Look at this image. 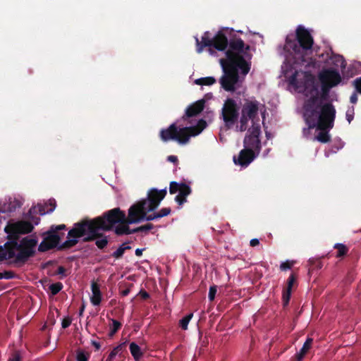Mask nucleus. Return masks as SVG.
Segmentation results:
<instances>
[{
  "label": "nucleus",
  "mask_w": 361,
  "mask_h": 361,
  "mask_svg": "<svg viewBox=\"0 0 361 361\" xmlns=\"http://www.w3.org/2000/svg\"><path fill=\"white\" fill-rule=\"evenodd\" d=\"M217 291L216 286H212L209 288L208 298L210 301H213L215 298V295Z\"/></svg>",
  "instance_id": "nucleus-42"
},
{
  "label": "nucleus",
  "mask_w": 361,
  "mask_h": 361,
  "mask_svg": "<svg viewBox=\"0 0 361 361\" xmlns=\"http://www.w3.org/2000/svg\"><path fill=\"white\" fill-rule=\"evenodd\" d=\"M204 104V99H200L190 105L185 110V116L188 118L197 116L203 111Z\"/></svg>",
  "instance_id": "nucleus-21"
},
{
  "label": "nucleus",
  "mask_w": 361,
  "mask_h": 361,
  "mask_svg": "<svg viewBox=\"0 0 361 361\" xmlns=\"http://www.w3.org/2000/svg\"><path fill=\"white\" fill-rule=\"evenodd\" d=\"M130 290L128 288H126L125 290H123L121 291V295H122V296H127L130 293Z\"/></svg>",
  "instance_id": "nucleus-56"
},
{
  "label": "nucleus",
  "mask_w": 361,
  "mask_h": 361,
  "mask_svg": "<svg viewBox=\"0 0 361 361\" xmlns=\"http://www.w3.org/2000/svg\"><path fill=\"white\" fill-rule=\"evenodd\" d=\"M71 324V319L68 317L64 318L62 321L61 326L63 329L68 328Z\"/></svg>",
  "instance_id": "nucleus-48"
},
{
  "label": "nucleus",
  "mask_w": 361,
  "mask_h": 361,
  "mask_svg": "<svg viewBox=\"0 0 361 361\" xmlns=\"http://www.w3.org/2000/svg\"><path fill=\"white\" fill-rule=\"evenodd\" d=\"M123 347L121 345H119L116 347H115L109 353L111 355V357H116V355L118 354V353L122 350Z\"/></svg>",
  "instance_id": "nucleus-46"
},
{
  "label": "nucleus",
  "mask_w": 361,
  "mask_h": 361,
  "mask_svg": "<svg viewBox=\"0 0 361 361\" xmlns=\"http://www.w3.org/2000/svg\"><path fill=\"white\" fill-rule=\"evenodd\" d=\"M145 250V248L143 249H140V248H137L135 250V255L137 256V257H140L142 255V252L143 250Z\"/></svg>",
  "instance_id": "nucleus-55"
},
{
  "label": "nucleus",
  "mask_w": 361,
  "mask_h": 361,
  "mask_svg": "<svg viewBox=\"0 0 361 361\" xmlns=\"http://www.w3.org/2000/svg\"><path fill=\"white\" fill-rule=\"evenodd\" d=\"M257 155L258 154H257L252 149L245 147L240 152L238 158L233 157V161L235 164H239L242 166H247L255 159Z\"/></svg>",
  "instance_id": "nucleus-18"
},
{
  "label": "nucleus",
  "mask_w": 361,
  "mask_h": 361,
  "mask_svg": "<svg viewBox=\"0 0 361 361\" xmlns=\"http://www.w3.org/2000/svg\"><path fill=\"white\" fill-rule=\"evenodd\" d=\"M312 343H313V339L312 338H307L306 339L305 342L304 343L302 348L300 349V352L303 353L304 355H306V353L310 349Z\"/></svg>",
  "instance_id": "nucleus-36"
},
{
  "label": "nucleus",
  "mask_w": 361,
  "mask_h": 361,
  "mask_svg": "<svg viewBox=\"0 0 361 361\" xmlns=\"http://www.w3.org/2000/svg\"><path fill=\"white\" fill-rule=\"evenodd\" d=\"M112 326L110 327L109 336L112 337L121 327L122 324L120 322L112 319Z\"/></svg>",
  "instance_id": "nucleus-31"
},
{
  "label": "nucleus",
  "mask_w": 361,
  "mask_h": 361,
  "mask_svg": "<svg viewBox=\"0 0 361 361\" xmlns=\"http://www.w3.org/2000/svg\"><path fill=\"white\" fill-rule=\"evenodd\" d=\"M94 240H96L95 245L97 246V247L99 249H101V250L106 247V245H108V242H109L107 237L104 236L103 233H102V237L96 238Z\"/></svg>",
  "instance_id": "nucleus-32"
},
{
  "label": "nucleus",
  "mask_w": 361,
  "mask_h": 361,
  "mask_svg": "<svg viewBox=\"0 0 361 361\" xmlns=\"http://www.w3.org/2000/svg\"><path fill=\"white\" fill-rule=\"evenodd\" d=\"M144 204H133L130 207L129 223L138 224L144 221H149L159 219L156 212L147 214L154 210H148L147 207H143Z\"/></svg>",
  "instance_id": "nucleus-10"
},
{
  "label": "nucleus",
  "mask_w": 361,
  "mask_h": 361,
  "mask_svg": "<svg viewBox=\"0 0 361 361\" xmlns=\"http://www.w3.org/2000/svg\"><path fill=\"white\" fill-rule=\"evenodd\" d=\"M334 248L337 250L336 257H344L349 251V247L343 243H336L334 245Z\"/></svg>",
  "instance_id": "nucleus-27"
},
{
  "label": "nucleus",
  "mask_w": 361,
  "mask_h": 361,
  "mask_svg": "<svg viewBox=\"0 0 361 361\" xmlns=\"http://www.w3.org/2000/svg\"><path fill=\"white\" fill-rule=\"evenodd\" d=\"M305 355L303 353L298 352L293 357H292L290 361H302Z\"/></svg>",
  "instance_id": "nucleus-45"
},
{
  "label": "nucleus",
  "mask_w": 361,
  "mask_h": 361,
  "mask_svg": "<svg viewBox=\"0 0 361 361\" xmlns=\"http://www.w3.org/2000/svg\"><path fill=\"white\" fill-rule=\"evenodd\" d=\"M353 84L356 92L361 94V77L355 79L353 82Z\"/></svg>",
  "instance_id": "nucleus-43"
},
{
  "label": "nucleus",
  "mask_w": 361,
  "mask_h": 361,
  "mask_svg": "<svg viewBox=\"0 0 361 361\" xmlns=\"http://www.w3.org/2000/svg\"><path fill=\"white\" fill-rule=\"evenodd\" d=\"M91 290L92 293V295L90 298L92 304L93 305H99L102 301V293L99 285L97 282L92 281L91 283Z\"/></svg>",
  "instance_id": "nucleus-23"
},
{
  "label": "nucleus",
  "mask_w": 361,
  "mask_h": 361,
  "mask_svg": "<svg viewBox=\"0 0 361 361\" xmlns=\"http://www.w3.org/2000/svg\"><path fill=\"white\" fill-rule=\"evenodd\" d=\"M130 249V246L126 245V243H123L115 252L112 253V256L116 259H119L122 257L126 250Z\"/></svg>",
  "instance_id": "nucleus-30"
},
{
  "label": "nucleus",
  "mask_w": 361,
  "mask_h": 361,
  "mask_svg": "<svg viewBox=\"0 0 361 361\" xmlns=\"http://www.w3.org/2000/svg\"><path fill=\"white\" fill-rule=\"evenodd\" d=\"M129 349L135 360H138L142 356L140 347L135 343H131L129 345Z\"/></svg>",
  "instance_id": "nucleus-26"
},
{
  "label": "nucleus",
  "mask_w": 361,
  "mask_h": 361,
  "mask_svg": "<svg viewBox=\"0 0 361 361\" xmlns=\"http://www.w3.org/2000/svg\"><path fill=\"white\" fill-rule=\"evenodd\" d=\"M220 63L224 71L219 80L222 88L228 92L235 91V86L239 80L238 70H240L243 75H247L250 70V63L228 51L227 59H221Z\"/></svg>",
  "instance_id": "nucleus-4"
},
{
  "label": "nucleus",
  "mask_w": 361,
  "mask_h": 361,
  "mask_svg": "<svg viewBox=\"0 0 361 361\" xmlns=\"http://www.w3.org/2000/svg\"><path fill=\"white\" fill-rule=\"evenodd\" d=\"M229 49L226 51V56L227 57V53L231 51L233 54H236L247 61L251 59V55L247 53L250 50V47L249 45L245 46L243 40L240 38L231 39L228 42Z\"/></svg>",
  "instance_id": "nucleus-15"
},
{
  "label": "nucleus",
  "mask_w": 361,
  "mask_h": 361,
  "mask_svg": "<svg viewBox=\"0 0 361 361\" xmlns=\"http://www.w3.org/2000/svg\"><path fill=\"white\" fill-rule=\"evenodd\" d=\"M115 357H111V355L109 354L106 360L113 361Z\"/></svg>",
  "instance_id": "nucleus-58"
},
{
  "label": "nucleus",
  "mask_w": 361,
  "mask_h": 361,
  "mask_svg": "<svg viewBox=\"0 0 361 361\" xmlns=\"http://www.w3.org/2000/svg\"><path fill=\"white\" fill-rule=\"evenodd\" d=\"M38 212L42 214H44L41 207H32L27 213V220L8 224L5 227L8 240L4 246H0V261L11 259V264L21 267L35 255L37 238L26 236L19 240V235L31 233L34 229V225H38L40 218L34 215Z\"/></svg>",
  "instance_id": "nucleus-1"
},
{
  "label": "nucleus",
  "mask_w": 361,
  "mask_h": 361,
  "mask_svg": "<svg viewBox=\"0 0 361 361\" xmlns=\"http://www.w3.org/2000/svg\"><path fill=\"white\" fill-rule=\"evenodd\" d=\"M92 344L96 348L97 350H99L101 348L100 343L95 341H92Z\"/></svg>",
  "instance_id": "nucleus-54"
},
{
  "label": "nucleus",
  "mask_w": 361,
  "mask_h": 361,
  "mask_svg": "<svg viewBox=\"0 0 361 361\" xmlns=\"http://www.w3.org/2000/svg\"><path fill=\"white\" fill-rule=\"evenodd\" d=\"M297 75H298V72L295 71V73L289 78V83H290V85H293L295 88H300L301 87V84L298 81Z\"/></svg>",
  "instance_id": "nucleus-37"
},
{
  "label": "nucleus",
  "mask_w": 361,
  "mask_h": 361,
  "mask_svg": "<svg viewBox=\"0 0 361 361\" xmlns=\"http://www.w3.org/2000/svg\"><path fill=\"white\" fill-rule=\"evenodd\" d=\"M22 202L16 198H9L8 201L4 202L0 208V212L11 213L21 207Z\"/></svg>",
  "instance_id": "nucleus-22"
},
{
  "label": "nucleus",
  "mask_w": 361,
  "mask_h": 361,
  "mask_svg": "<svg viewBox=\"0 0 361 361\" xmlns=\"http://www.w3.org/2000/svg\"><path fill=\"white\" fill-rule=\"evenodd\" d=\"M129 212L126 213L119 207L114 208L104 212L102 216L94 219L83 218L73 224L67 235V240L59 247L60 250H68L79 242L82 238L83 243L92 242L96 238L102 237L100 231H111L114 226L126 221L129 223Z\"/></svg>",
  "instance_id": "nucleus-2"
},
{
  "label": "nucleus",
  "mask_w": 361,
  "mask_h": 361,
  "mask_svg": "<svg viewBox=\"0 0 361 361\" xmlns=\"http://www.w3.org/2000/svg\"><path fill=\"white\" fill-rule=\"evenodd\" d=\"M56 274L61 275V279L66 276V269L63 266H59L56 272Z\"/></svg>",
  "instance_id": "nucleus-47"
},
{
  "label": "nucleus",
  "mask_w": 361,
  "mask_h": 361,
  "mask_svg": "<svg viewBox=\"0 0 361 361\" xmlns=\"http://www.w3.org/2000/svg\"><path fill=\"white\" fill-rule=\"evenodd\" d=\"M195 41L197 47L196 50L199 54L202 53L205 47H213V38L210 37V33L209 31H207L203 34L201 41H200L197 37L195 38Z\"/></svg>",
  "instance_id": "nucleus-20"
},
{
  "label": "nucleus",
  "mask_w": 361,
  "mask_h": 361,
  "mask_svg": "<svg viewBox=\"0 0 361 361\" xmlns=\"http://www.w3.org/2000/svg\"><path fill=\"white\" fill-rule=\"evenodd\" d=\"M233 30L228 27L221 29L213 37V47L218 51H224L228 46V35H231Z\"/></svg>",
  "instance_id": "nucleus-17"
},
{
  "label": "nucleus",
  "mask_w": 361,
  "mask_h": 361,
  "mask_svg": "<svg viewBox=\"0 0 361 361\" xmlns=\"http://www.w3.org/2000/svg\"><path fill=\"white\" fill-rule=\"evenodd\" d=\"M140 294L142 298H143L145 300H147L149 298V294L145 290H141L140 292Z\"/></svg>",
  "instance_id": "nucleus-53"
},
{
  "label": "nucleus",
  "mask_w": 361,
  "mask_h": 361,
  "mask_svg": "<svg viewBox=\"0 0 361 361\" xmlns=\"http://www.w3.org/2000/svg\"><path fill=\"white\" fill-rule=\"evenodd\" d=\"M192 317H193V314L190 313V314L186 315L185 317H184L183 318H182L179 321V325L182 329H183V330L188 329V324H189L190 321L191 320V319L192 318Z\"/></svg>",
  "instance_id": "nucleus-34"
},
{
  "label": "nucleus",
  "mask_w": 361,
  "mask_h": 361,
  "mask_svg": "<svg viewBox=\"0 0 361 361\" xmlns=\"http://www.w3.org/2000/svg\"><path fill=\"white\" fill-rule=\"evenodd\" d=\"M167 160L174 164L178 163V157L174 155H170L167 157Z\"/></svg>",
  "instance_id": "nucleus-51"
},
{
  "label": "nucleus",
  "mask_w": 361,
  "mask_h": 361,
  "mask_svg": "<svg viewBox=\"0 0 361 361\" xmlns=\"http://www.w3.org/2000/svg\"><path fill=\"white\" fill-rule=\"evenodd\" d=\"M259 244V240L257 238H253L250 240V245L252 247H255Z\"/></svg>",
  "instance_id": "nucleus-52"
},
{
  "label": "nucleus",
  "mask_w": 361,
  "mask_h": 361,
  "mask_svg": "<svg viewBox=\"0 0 361 361\" xmlns=\"http://www.w3.org/2000/svg\"><path fill=\"white\" fill-rule=\"evenodd\" d=\"M294 262L293 261H286L284 262H282L280 265V269L281 271H286L288 269H290L293 266Z\"/></svg>",
  "instance_id": "nucleus-41"
},
{
  "label": "nucleus",
  "mask_w": 361,
  "mask_h": 361,
  "mask_svg": "<svg viewBox=\"0 0 361 361\" xmlns=\"http://www.w3.org/2000/svg\"><path fill=\"white\" fill-rule=\"evenodd\" d=\"M130 224L127 223L126 221L120 222L117 226L115 227L114 232L117 235H130L133 233V229L129 227Z\"/></svg>",
  "instance_id": "nucleus-24"
},
{
  "label": "nucleus",
  "mask_w": 361,
  "mask_h": 361,
  "mask_svg": "<svg viewBox=\"0 0 361 361\" xmlns=\"http://www.w3.org/2000/svg\"><path fill=\"white\" fill-rule=\"evenodd\" d=\"M8 361H22V357L20 355V352H14L8 358Z\"/></svg>",
  "instance_id": "nucleus-44"
},
{
  "label": "nucleus",
  "mask_w": 361,
  "mask_h": 361,
  "mask_svg": "<svg viewBox=\"0 0 361 361\" xmlns=\"http://www.w3.org/2000/svg\"><path fill=\"white\" fill-rule=\"evenodd\" d=\"M355 114V108L354 106H350L348 109L345 114V117L348 123H350L354 118Z\"/></svg>",
  "instance_id": "nucleus-39"
},
{
  "label": "nucleus",
  "mask_w": 361,
  "mask_h": 361,
  "mask_svg": "<svg viewBox=\"0 0 361 361\" xmlns=\"http://www.w3.org/2000/svg\"><path fill=\"white\" fill-rule=\"evenodd\" d=\"M190 128L186 127L178 128L176 123L171 124L167 128H162L159 132L160 139L164 142L175 140L180 145H185L190 140L188 131Z\"/></svg>",
  "instance_id": "nucleus-8"
},
{
  "label": "nucleus",
  "mask_w": 361,
  "mask_h": 361,
  "mask_svg": "<svg viewBox=\"0 0 361 361\" xmlns=\"http://www.w3.org/2000/svg\"><path fill=\"white\" fill-rule=\"evenodd\" d=\"M261 133L260 126L254 124L252 128L248 130L247 133L245 136L243 140L244 147L250 149L257 154H259L262 148L259 135Z\"/></svg>",
  "instance_id": "nucleus-12"
},
{
  "label": "nucleus",
  "mask_w": 361,
  "mask_h": 361,
  "mask_svg": "<svg viewBox=\"0 0 361 361\" xmlns=\"http://www.w3.org/2000/svg\"><path fill=\"white\" fill-rule=\"evenodd\" d=\"M206 126V121L203 119H200L198 121L197 126L186 127V128H190L188 131L190 137L192 136H196L200 134Z\"/></svg>",
  "instance_id": "nucleus-25"
},
{
  "label": "nucleus",
  "mask_w": 361,
  "mask_h": 361,
  "mask_svg": "<svg viewBox=\"0 0 361 361\" xmlns=\"http://www.w3.org/2000/svg\"><path fill=\"white\" fill-rule=\"evenodd\" d=\"M357 92H356V90L351 94L350 97V102L352 103V104H356L357 102Z\"/></svg>",
  "instance_id": "nucleus-49"
},
{
  "label": "nucleus",
  "mask_w": 361,
  "mask_h": 361,
  "mask_svg": "<svg viewBox=\"0 0 361 361\" xmlns=\"http://www.w3.org/2000/svg\"><path fill=\"white\" fill-rule=\"evenodd\" d=\"M317 97L305 99L303 104V118L307 128H303V134L309 133L310 129L317 128L320 132L316 139L322 143H327L331 140L329 131L333 128L336 118V109L331 103L319 106L317 104Z\"/></svg>",
  "instance_id": "nucleus-3"
},
{
  "label": "nucleus",
  "mask_w": 361,
  "mask_h": 361,
  "mask_svg": "<svg viewBox=\"0 0 361 361\" xmlns=\"http://www.w3.org/2000/svg\"><path fill=\"white\" fill-rule=\"evenodd\" d=\"M154 228V225L151 223H148L147 224L138 226L137 228H133V233H143L145 235L148 233V232Z\"/></svg>",
  "instance_id": "nucleus-29"
},
{
  "label": "nucleus",
  "mask_w": 361,
  "mask_h": 361,
  "mask_svg": "<svg viewBox=\"0 0 361 361\" xmlns=\"http://www.w3.org/2000/svg\"><path fill=\"white\" fill-rule=\"evenodd\" d=\"M16 277V274L12 271H4L0 272V279H11Z\"/></svg>",
  "instance_id": "nucleus-38"
},
{
  "label": "nucleus",
  "mask_w": 361,
  "mask_h": 361,
  "mask_svg": "<svg viewBox=\"0 0 361 361\" xmlns=\"http://www.w3.org/2000/svg\"><path fill=\"white\" fill-rule=\"evenodd\" d=\"M337 58H338L339 60L342 61V63H343V58H342L341 56H337Z\"/></svg>",
  "instance_id": "nucleus-59"
},
{
  "label": "nucleus",
  "mask_w": 361,
  "mask_h": 361,
  "mask_svg": "<svg viewBox=\"0 0 361 361\" xmlns=\"http://www.w3.org/2000/svg\"><path fill=\"white\" fill-rule=\"evenodd\" d=\"M63 287L62 283L56 282L49 286V290L52 295H56L62 290Z\"/></svg>",
  "instance_id": "nucleus-35"
},
{
  "label": "nucleus",
  "mask_w": 361,
  "mask_h": 361,
  "mask_svg": "<svg viewBox=\"0 0 361 361\" xmlns=\"http://www.w3.org/2000/svg\"><path fill=\"white\" fill-rule=\"evenodd\" d=\"M84 310H85V306H84V305H82V306L80 308V312H79L80 315H82V312H83Z\"/></svg>",
  "instance_id": "nucleus-57"
},
{
  "label": "nucleus",
  "mask_w": 361,
  "mask_h": 361,
  "mask_svg": "<svg viewBox=\"0 0 361 361\" xmlns=\"http://www.w3.org/2000/svg\"><path fill=\"white\" fill-rule=\"evenodd\" d=\"M90 357V353L85 352L82 350H78L76 352L77 361H88Z\"/></svg>",
  "instance_id": "nucleus-33"
},
{
  "label": "nucleus",
  "mask_w": 361,
  "mask_h": 361,
  "mask_svg": "<svg viewBox=\"0 0 361 361\" xmlns=\"http://www.w3.org/2000/svg\"><path fill=\"white\" fill-rule=\"evenodd\" d=\"M171 210L169 207H164L161 209L159 212H156L159 219L164 217L170 214Z\"/></svg>",
  "instance_id": "nucleus-40"
},
{
  "label": "nucleus",
  "mask_w": 361,
  "mask_h": 361,
  "mask_svg": "<svg viewBox=\"0 0 361 361\" xmlns=\"http://www.w3.org/2000/svg\"><path fill=\"white\" fill-rule=\"evenodd\" d=\"M215 82L216 79L212 76L200 78L195 80V83L199 85H212Z\"/></svg>",
  "instance_id": "nucleus-28"
},
{
  "label": "nucleus",
  "mask_w": 361,
  "mask_h": 361,
  "mask_svg": "<svg viewBox=\"0 0 361 361\" xmlns=\"http://www.w3.org/2000/svg\"><path fill=\"white\" fill-rule=\"evenodd\" d=\"M66 229V226L65 224L51 225L49 230L43 233L44 238L38 246V251L44 252L55 247L61 251V250L59 247L63 244H60V242L64 233H60V231Z\"/></svg>",
  "instance_id": "nucleus-6"
},
{
  "label": "nucleus",
  "mask_w": 361,
  "mask_h": 361,
  "mask_svg": "<svg viewBox=\"0 0 361 361\" xmlns=\"http://www.w3.org/2000/svg\"><path fill=\"white\" fill-rule=\"evenodd\" d=\"M178 192L175 197V201L179 204L182 205L187 202V197L191 194V188L185 183H177L171 181L169 185V192L175 194Z\"/></svg>",
  "instance_id": "nucleus-13"
},
{
  "label": "nucleus",
  "mask_w": 361,
  "mask_h": 361,
  "mask_svg": "<svg viewBox=\"0 0 361 361\" xmlns=\"http://www.w3.org/2000/svg\"><path fill=\"white\" fill-rule=\"evenodd\" d=\"M319 80L321 83L335 87L341 82L342 78L337 70L334 68H327L319 73Z\"/></svg>",
  "instance_id": "nucleus-16"
},
{
  "label": "nucleus",
  "mask_w": 361,
  "mask_h": 361,
  "mask_svg": "<svg viewBox=\"0 0 361 361\" xmlns=\"http://www.w3.org/2000/svg\"><path fill=\"white\" fill-rule=\"evenodd\" d=\"M167 194L166 188L162 190L151 188L147 192V197L142 199L135 204H142L143 207H147L148 210H155Z\"/></svg>",
  "instance_id": "nucleus-11"
},
{
  "label": "nucleus",
  "mask_w": 361,
  "mask_h": 361,
  "mask_svg": "<svg viewBox=\"0 0 361 361\" xmlns=\"http://www.w3.org/2000/svg\"><path fill=\"white\" fill-rule=\"evenodd\" d=\"M332 85H325L321 83V94H319L318 88L316 85H312L310 88H307L306 96H310L307 99H310L312 97H317V104L319 106H322L325 104L323 101L326 100L330 92V90L332 88ZM327 102H326V104ZM321 108V107H319Z\"/></svg>",
  "instance_id": "nucleus-14"
},
{
  "label": "nucleus",
  "mask_w": 361,
  "mask_h": 361,
  "mask_svg": "<svg viewBox=\"0 0 361 361\" xmlns=\"http://www.w3.org/2000/svg\"><path fill=\"white\" fill-rule=\"evenodd\" d=\"M296 276L295 274H291L287 280L286 286L283 290L282 300L284 306H286L290 301L292 288L296 283Z\"/></svg>",
  "instance_id": "nucleus-19"
},
{
  "label": "nucleus",
  "mask_w": 361,
  "mask_h": 361,
  "mask_svg": "<svg viewBox=\"0 0 361 361\" xmlns=\"http://www.w3.org/2000/svg\"><path fill=\"white\" fill-rule=\"evenodd\" d=\"M260 103L256 99H245L241 109V116L240 118V125L237 128L240 132H244L248 126V121L250 120L252 125L255 123V119L258 118Z\"/></svg>",
  "instance_id": "nucleus-7"
},
{
  "label": "nucleus",
  "mask_w": 361,
  "mask_h": 361,
  "mask_svg": "<svg viewBox=\"0 0 361 361\" xmlns=\"http://www.w3.org/2000/svg\"><path fill=\"white\" fill-rule=\"evenodd\" d=\"M314 39L307 29L298 25L295 30V38L286 40V49L294 54V57L302 62H308L311 59Z\"/></svg>",
  "instance_id": "nucleus-5"
},
{
  "label": "nucleus",
  "mask_w": 361,
  "mask_h": 361,
  "mask_svg": "<svg viewBox=\"0 0 361 361\" xmlns=\"http://www.w3.org/2000/svg\"><path fill=\"white\" fill-rule=\"evenodd\" d=\"M239 109L236 101L232 98H228L224 104L221 109V118H222L225 126L231 128L239 118Z\"/></svg>",
  "instance_id": "nucleus-9"
},
{
  "label": "nucleus",
  "mask_w": 361,
  "mask_h": 361,
  "mask_svg": "<svg viewBox=\"0 0 361 361\" xmlns=\"http://www.w3.org/2000/svg\"><path fill=\"white\" fill-rule=\"evenodd\" d=\"M309 262H310V264H313V263H314V264H315L316 267H317V268H318V269L322 268V262H320V260H319V259H315V260H314V259H310V260H309Z\"/></svg>",
  "instance_id": "nucleus-50"
}]
</instances>
